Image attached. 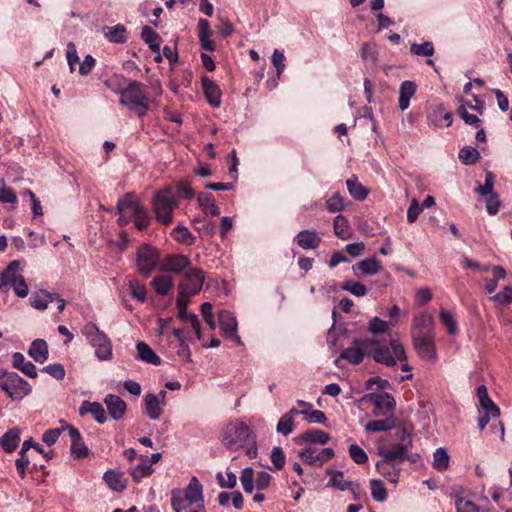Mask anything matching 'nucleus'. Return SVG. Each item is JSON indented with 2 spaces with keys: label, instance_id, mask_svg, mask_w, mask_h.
I'll list each match as a JSON object with an SVG mask.
<instances>
[{
  "label": "nucleus",
  "instance_id": "nucleus-21",
  "mask_svg": "<svg viewBox=\"0 0 512 512\" xmlns=\"http://www.w3.org/2000/svg\"><path fill=\"white\" fill-rule=\"evenodd\" d=\"M477 397L479 405L485 415L491 416L492 418H498L500 416V409L489 397L486 386L481 385L477 388Z\"/></svg>",
  "mask_w": 512,
  "mask_h": 512
},
{
  "label": "nucleus",
  "instance_id": "nucleus-29",
  "mask_svg": "<svg viewBox=\"0 0 512 512\" xmlns=\"http://www.w3.org/2000/svg\"><path fill=\"white\" fill-rule=\"evenodd\" d=\"M32 438L25 440L22 444L20 451L18 452V458L15 460V466L19 476L24 479L26 476V468L30 464V460L27 456V451L31 448Z\"/></svg>",
  "mask_w": 512,
  "mask_h": 512
},
{
  "label": "nucleus",
  "instance_id": "nucleus-44",
  "mask_svg": "<svg viewBox=\"0 0 512 512\" xmlns=\"http://www.w3.org/2000/svg\"><path fill=\"white\" fill-rule=\"evenodd\" d=\"M395 427V418L393 416L385 419L372 420L365 425L368 432H384Z\"/></svg>",
  "mask_w": 512,
  "mask_h": 512
},
{
  "label": "nucleus",
  "instance_id": "nucleus-36",
  "mask_svg": "<svg viewBox=\"0 0 512 512\" xmlns=\"http://www.w3.org/2000/svg\"><path fill=\"white\" fill-rule=\"evenodd\" d=\"M55 294L49 293L46 290H39L33 293L30 298V304L37 310H45L50 302H53Z\"/></svg>",
  "mask_w": 512,
  "mask_h": 512
},
{
  "label": "nucleus",
  "instance_id": "nucleus-39",
  "mask_svg": "<svg viewBox=\"0 0 512 512\" xmlns=\"http://www.w3.org/2000/svg\"><path fill=\"white\" fill-rule=\"evenodd\" d=\"M143 41L148 44L153 53H158L162 42L161 37L151 27L144 26L141 31Z\"/></svg>",
  "mask_w": 512,
  "mask_h": 512
},
{
  "label": "nucleus",
  "instance_id": "nucleus-40",
  "mask_svg": "<svg viewBox=\"0 0 512 512\" xmlns=\"http://www.w3.org/2000/svg\"><path fill=\"white\" fill-rule=\"evenodd\" d=\"M105 37L112 43H125L127 41V31L124 25L117 24L104 29Z\"/></svg>",
  "mask_w": 512,
  "mask_h": 512
},
{
  "label": "nucleus",
  "instance_id": "nucleus-62",
  "mask_svg": "<svg viewBox=\"0 0 512 512\" xmlns=\"http://www.w3.org/2000/svg\"><path fill=\"white\" fill-rule=\"evenodd\" d=\"M64 430H67L64 428V424H61L60 428L48 429L43 433L42 441L45 444L52 446L57 442L58 438Z\"/></svg>",
  "mask_w": 512,
  "mask_h": 512
},
{
  "label": "nucleus",
  "instance_id": "nucleus-32",
  "mask_svg": "<svg viewBox=\"0 0 512 512\" xmlns=\"http://www.w3.org/2000/svg\"><path fill=\"white\" fill-rule=\"evenodd\" d=\"M416 92V84L413 81L402 82L399 89V108L405 111L409 107L410 99Z\"/></svg>",
  "mask_w": 512,
  "mask_h": 512
},
{
  "label": "nucleus",
  "instance_id": "nucleus-31",
  "mask_svg": "<svg viewBox=\"0 0 512 512\" xmlns=\"http://www.w3.org/2000/svg\"><path fill=\"white\" fill-rule=\"evenodd\" d=\"M197 201L201 210L209 216H218L220 209L215 203V199L210 193H199Z\"/></svg>",
  "mask_w": 512,
  "mask_h": 512
},
{
  "label": "nucleus",
  "instance_id": "nucleus-10",
  "mask_svg": "<svg viewBox=\"0 0 512 512\" xmlns=\"http://www.w3.org/2000/svg\"><path fill=\"white\" fill-rule=\"evenodd\" d=\"M158 263L157 250L150 245H142L137 252L136 265L138 272L149 277Z\"/></svg>",
  "mask_w": 512,
  "mask_h": 512
},
{
  "label": "nucleus",
  "instance_id": "nucleus-59",
  "mask_svg": "<svg viewBox=\"0 0 512 512\" xmlns=\"http://www.w3.org/2000/svg\"><path fill=\"white\" fill-rule=\"evenodd\" d=\"M349 456L358 465L365 464L368 461L367 453L358 445L351 444L349 446Z\"/></svg>",
  "mask_w": 512,
  "mask_h": 512
},
{
  "label": "nucleus",
  "instance_id": "nucleus-7",
  "mask_svg": "<svg viewBox=\"0 0 512 512\" xmlns=\"http://www.w3.org/2000/svg\"><path fill=\"white\" fill-rule=\"evenodd\" d=\"M0 389L12 401H20L32 391L31 385L16 372L12 371H9L5 379L0 382Z\"/></svg>",
  "mask_w": 512,
  "mask_h": 512
},
{
  "label": "nucleus",
  "instance_id": "nucleus-17",
  "mask_svg": "<svg viewBox=\"0 0 512 512\" xmlns=\"http://www.w3.org/2000/svg\"><path fill=\"white\" fill-rule=\"evenodd\" d=\"M412 446H408L407 444H393L390 449H387L383 446L378 447V454L380 457H385L392 461L402 463L408 457V450Z\"/></svg>",
  "mask_w": 512,
  "mask_h": 512
},
{
  "label": "nucleus",
  "instance_id": "nucleus-14",
  "mask_svg": "<svg viewBox=\"0 0 512 512\" xmlns=\"http://www.w3.org/2000/svg\"><path fill=\"white\" fill-rule=\"evenodd\" d=\"M191 261L183 254H169L162 259L160 270L179 274L190 267Z\"/></svg>",
  "mask_w": 512,
  "mask_h": 512
},
{
  "label": "nucleus",
  "instance_id": "nucleus-37",
  "mask_svg": "<svg viewBox=\"0 0 512 512\" xmlns=\"http://www.w3.org/2000/svg\"><path fill=\"white\" fill-rule=\"evenodd\" d=\"M333 228L335 235L342 240H347L352 236L349 222L342 214H339L334 218Z\"/></svg>",
  "mask_w": 512,
  "mask_h": 512
},
{
  "label": "nucleus",
  "instance_id": "nucleus-54",
  "mask_svg": "<svg viewBox=\"0 0 512 512\" xmlns=\"http://www.w3.org/2000/svg\"><path fill=\"white\" fill-rule=\"evenodd\" d=\"M342 289L357 297H362L367 293V288L365 285L353 280L345 281L342 285Z\"/></svg>",
  "mask_w": 512,
  "mask_h": 512
},
{
  "label": "nucleus",
  "instance_id": "nucleus-3",
  "mask_svg": "<svg viewBox=\"0 0 512 512\" xmlns=\"http://www.w3.org/2000/svg\"><path fill=\"white\" fill-rule=\"evenodd\" d=\"M373 341V345L369 351V356L377 363L394 366L396 361H406L407 356L403 344L399 340L397 334H390L389 346L381 345L376 338H369Z\"/></svg>",
  "mask_w": 512,
  "mask_h": 512
},
{
  "label": "nucleus",
  "instance_id": "nucleus-22",
  "mask_svg": "<svg viewBox=\"0 0 512 512\" xmlns=\"http://www.w3.org/2000/svg\"><path fill=\"white\" fill-rule=\"evenodd\" d=\"M330 441V435L323 430L320 429H310L307 430L295 438V443L297 445H302L304 443H317L324 445Z\"/></svg>",
  "mask_w": 512,
  "mask_h": 512
},
{
  "label": "nucleus",
  "instance_id": "nucleus-50",
  "mask_svg": "<svg viewBox=\"0 0 512 512\" xmlns=\"http://www.w3.org/2000/svg\"><path fill=\"white\" fill-rule=\"evenodd\" d=\"M95 356L99 361H108L112 359V343L109 338L103 341L101 344L95 347Z\"/></svg>",
  "mask_w": 512,
  "mask_h": 512
},
{
  "label": "nucleus",
  "instance_id": "nucleus-52",
  "mask_svg": "<svg viewBox=\"0 0 512 512\" xmlns=\"http://www.w3.org/2000/svg\"><path fill=\"white\" fill-rule=\"evenodd\" d=\"M440 321L449 334H455L458 330L453 314L445 309L440 311Z\"/></svg>",
  "mask_w": 512,
  "mask_h": 512
},
{
  "label": "nucleus",
  "instance_id": "nucleus-64",
  "mask_svg": "<svg viewBox=\"0 0 512 512\" xmlns=\"http://www.w3.org/2000/svg\"><path fill=\"white\" fill-rule=\"evenodd\" d=\"M491 300L500 305H506L512 302V287H505L502 291L491 297Z\"/></svg>",
  "mask_w": 512,
  "mask_h": 512
},
{
  "label": "nucleus",
  "instance_id": "nucleus-13",
  "mask_svg": "<svg viewBox=\"0 0 512 512\" xmlns=\"http://www.w3.org/2000/svg\"><path fill=\"white\" fill-rule=\"evenodd\" d=\"M412 342L420 358L430 362L437 359L434 336H414Z\"/></svg>",
  "mask_w": 512,
  "mask_h": 512
},
{
  "label": "nucleus",
  "instance_id": "nucleus-57",
  "mask_svg": "<svg viewBox=\"0 0 512 512\" xmlns=\"http://www.w3.org/2000/svg\"><path fill=\"white\" fill-rule=\"evenodd\" d=\"M134 217L135 226L139 229H145L150 224V218L147 214V211L144 207L140 205L139 208H136V211L132 214Z\"/></svg>",
  "mask_w": 512,
  "mask_h": 512
},
{
  "label": "nucleus",
  "instance_id": "nucleus-15",
  "mask_svg": "<svg viewBox=\"0 0 512 512\" xmlns=\"http://www.w3.org/2000/svg\"><path fill=\"white\" fill-rule=\"evenodd\" d=\"M376 471L391 483H397L400 478V463L381 457L375 464Z\"/></svg>",
  "mask_w": 512,
  "mask_h": 512
},
{
  "label": "nucleus",
  "instance_id": "nucleus-55",
  "mask_svg": "<svg viewBox=\"0 0 512 512\" xmlns=\"http://www.w3.org/2000/svg\"><path fill=\"white\" fill-rule=\"evenodd\" d=\"M129 291L130 295L140 301L144 302L146 300V288L143 284H141L138 280L134 279L129 281Z\"/></svg>",
  "mask_w": 512,
  "mask_h": 512
},
{
  "label": "nucleus",
  "instance_id": "nucleus-45",
  "mask_svg": "<svg viewBox=\"0 0 512 512\" xmlns=\"http://www.w3.org/2000/svg\"><path fill=\"white\" fill-rule=\"evenodd\" d=\"M151 284L158 295L164 296L168 294L173 287V279L168 275L156 276L153 278Z\"/></svg>",
  "mask_w": 512,
  "mask_h": 512
},
{
  "label": "nucleus",
  "instance_id": "nucleus-43",
  "mask_svg": "<svg viewBox=\"0 0 512 512\" xmlns=\"http://www.w3.org/2000/svg\"><path fill=\"white\" fill-rule=\"evenodd\" d=\"M106 484L114 491L121 492L126 488V482L122 475L114 470H109L103 476Z\"/></svg>",
  "mask_w": 512,
  "mask_h": 512
},
{
  "label": "nucleus",
  "instance_id": "nucleus-26",
  "mask_svg": "<svg viewBox=\"0 0 512 512\" xmlns=\"http://www.w3.org/2000/svg\"><path fill=\"white\" fill-rule=\"evenodd\" d=\"M452 113L447 111L443 105L436 106L428 115L427 121L430 125L441 126L442 121L449 127L452 124Z\"/></svg>",
  "mask_w": 512,
  "mask_h": 512
},
{
  "label": "nucleus",
  "instance_id": "nucleus-35",
  "mask_svg": "<svg viewBox=\"0 0 512 512\" xmlns=\"http://www.w3.org/2000/svg\"><path fill=\"white\" fill-rule=\"evenodd\" d=\"M133 193H126L117 201L116 209L119 214H133L140 205L134 200Z\"/></svg>",
  "mask_w": 512,
  "mask_h": 512
},
{
  "label": "nucleus",
  "instance_id": "nucleus-4",
  "mask_svg": "<svg viewBox=\"0 0 512 512\" xmlns=\"http://www.w3.org/2000/svg\"><path fill=\"white\" fill-rule=\"evenodd\" d=\"M146 86L136 80H131L127 87L117 91L120 93V103L134 112L138 117L146 115L149 109V97L145 92Z\"/></svg>",
  "mask_w": 512,
  "mask_h": 512
},
{
  "label": "nucleus",
  "instance_id": "nucleus-49",
  "mask_svg": "<svg viewBox=\"0 0 512 512\" xmlns=\"http://www.w3.org/2000/svg\"><path fill=\"white\" fill-rule=\"evenodd\" d=\"M153 468L148 460L144 459L141 463L135 466L131 471V476L134 481L139 482L142 478L151 475Z\"/></svg>",
  "mask_w": 512,
  "mask_h": 512
},
{
  "label": "nucleus",
  "instance_id": "nucleus-2",
  "mask_svg": "<svg viewBox=\"0 0 512 512\" xmlns=\"http://www.w3.org/2000/svg\"><path fill=\"white\" fill-rule=\"evenodd\" d=\"M171 506L174 512H206L203 487L196 477L191 478L186 488L172 490Z\"/></svg>",
  "mask_w": 512,
  "mask_h": 512
},
{
  "label": "nucleus",
  "instance_id": "nucleus-27",
  "mask_svg": "<svg viewBox=\"0 0 512 512\" xmlns=\"http://www.w3.org/2000/svg\"><path fill=\"white\" fill-rule=\"evenodd\" d=\"M353 271L359 270L365 276H372L382 270V264L375 257L359 261L352 267Z\"/></svg>",
  "mask_w": 512,
  "mask_h": 512
},
{
  "label": "nucleus",
  "instance_id": "nucleus-38",
  "mask_svg": "<svg viewBox=\"0 0 512 512\" xmlns=\"http://www.w3.org/2000/svg\"><path fill=\"white\" fill-rule=\"evenodd\" d=\"M327 473L331 475V478H330L327 486L334 487L340 491L352 489L354 486H356L357 488L359 487L358 484H355L351 481H346V480L341 479L343 477L342 471H339V470L333 471V470L328 469Z\"/></svg>",
  "mask_w": 512,
  "mask_h": 512
},
{
  "label": "nucleus",
  "instance_id": "nucleus-24",
  "mask_svg": "<svg viewBox=\"0 0 512 512\" xmlns=\"http://www.w3.org/2000/svg\"><path fill=\"white\" fill-rule=\"evenodd\" d=\"M12 365L15 369L21 371L30 378L37 377L36 366L32 362L26 361L24 355L20 352H15L12 355Z\"/></svg>",
  "mask_w": 512,
  "mask_h": 512
},
{
  "label": "nucleus",
  "instance_id": "nucleus-25",
  "mask_svg": "<svg viewBox=\"0 0 512 512\" xmlns=\"http://www.w3.org/2000/svg\"><path fill=\"white\" fill-rule=\"evenodd\" d=\"M82 334L86 337L91 346L96 347L105 341L108 336L99 329V327L89 322L82 328Z\"/></svg>",
  "mask_w": 512,
  "mask_h": 512
},
{
  "label": "nucleus",
  "instance_id": "nucleus-12",
  "mask_svg": "<svg viewBox=\"0 0 512 512\" xmlns=\"http://www.w3.org/2000/svg\"><path fill=\"white\" fill-rule=\"evenodd\" d=\"M60 424H64V428L67 429L71 445L70 451L74 459H83L89 456L90 450L85 445L82 436L77 428L69 425L65 420H60Z\"/></svg>",
  "mask_w": 512,
  "mask_h": 512
},
{
  "label": "nucleus",
  "instance_id": "nucleus-28",
  "mask_svg": "<svg viewBox=\"0 0 512 512\" xmlns=\"http://www.w3.org/2000/svg\"><path fill=\"white\" fill-rule=\"evenodd\" d=\"M136 349H137L136 359L141 360L146 363H149V364H152V365H160L161 364V358L145 342H138L136 344Z\"/></svg>",
  "mask_w": 512,
  "mask_h": 512
},
{
  "label": "nucleus",
  "instance_id": "nucleus-56",
  "mask_svg": "<svg viewBox=\"0 0 512 512\" xmlns=\"http://www.w3.org/2000/svg\"><path fill=\"white\" fill-rule=\"evenodd\" d=\"M240 481L246 493H252L254 489V471L252 468H244L241 472Z\"/></svg>",
  "mask_w": 512,
  "mask_h": 512
},
{
  "label": "nucleus",
  "instance_id": "nucleus-33",
  "mask_svg": "<svg viewBox=\"0 0 512 512\" xmlns=\"http://www.w3.org/2000/svg\"><path fill=\"white\" fill-rule=\"evenodd\" d=\"M145 409L148 417L152 420H157L162 415V408L160 406V399L153 393H148L145 398Z\"/></svg>",
  "mask_w": 512,
  "mask_h": 512
},
{
  "label": "nucleus",
  "instance_id": "nucleus-61",
  "mask_svg": "<svg viewBox=\"0 0 512 512\" xmlns=\"http://www.w3.org/2000/svg\"><path fill=\"white\" fill-rule=\"evenodd\" d=\"M493 186H494V175L492 172H486L484 184L479 185L475 189V192H477L483 196H489V195L494 194Z\"/></svg>",
  "mask_w": 512,
  "mask_h": 512
},
{
  "label": "nucleus",
  "instance_id": "nucleus-16",
  "mask_svg": "<svg viewBox=\"0 0 512 512\" xmlns=\"http://www.w3.org/2000/svg\"><path fill=\"white\" fill-rule=\"evenodd\" d=\"M434 336V322L431 315L421 313L412 320V337Z\"/></svg>",
  "mask_w": 512,
  "mask_h": 512
},
{
  "label": "nucleus",
  "instance_id": "nucleus-60",
  "mask_svg": "<svg viewBox=\"0 0 512 512\" xmlns=\"http://www.w3.org/2000/svg\"><path fill=\"white\" fill-rule=\"evenodd\" d=\"M294 430V421L291 420V416L289 415H282L280 420L277 423L276 431L279 434H282L284 436H287L291 434Z\"/></svg>",
  "mask_w": 512,
  "mask_h": 512
},
{
  "label": "nucleus",
  "instance_id": "nucleus-5",
  "mask_svg": "<svg viewBox=\"0 0 512 512\" xmlns=\"http://www.w3.org/2000/svg\"><path fill=\"white\" fill-rule=\"evenodd\" d=\"M178 201L170 187L157 191L152 199V208L158 222L170 225L173 221V211Z\"/></svg>",
  "mask_w": 512,
  "mask_h": 512
},
{
  "label": "nucleus",
  "instance_id": "nucleus-30",
  "mask_svg": "<svg viewBox=\"0 0 512 512\" xmlns=\"http://www.w3.org/2000/svg\"><path fill=\"white\" fill-rule=\"evenodd\" d=\"M28 354L34 361L44 363L48 359V345L43 339L34 340L28 350Z\"/></svg>",
  "mask_w": 512,
  "mask_h": 512
},
{
  "label": "nucleus",
  "instance_id": "nucleus-51",
  "mask_svg": "<svg viewBox=\"0 0 512 512\" xmlns=\"http://www.w3.org/2000/svg\"><path fill=\"white\" fill-rule=\"evenodd\" d=\"M371 495L376 502H383L387 498V491L379 479L370 480Z\"/></svg>",
  "mask_w": 512,
  "mask_h": 512
},
{
  "label": "nucleus",
  "instance_id": "nucleus-48",
  "mask_svg": "<svg viewBox=\"0 0 512 512\" xmlns=\"http://www.w3.org/2000/svg\"><path fill=\"white\" fill-rule=\"evenodd\" d=\"M459 159L465 165H472L480 159V153L472 146H465L459 152Z\"/></svg>",
  "mask_w": 512,
  "mask_h": 512
},
{
  "label": "nucleus",
  "instance_id": "nucleus-58",
  "mask_svg": "<svg viewBox=\"0 0 512 512\" xmlns=\"http://www.w3.org/2000/svg\"><path fill=\"white\" fill-rule=\"evenodd\" d=\"M327 210L331 213L340 212L345 209L344 198L337 192L326 201Z\"/></svg>",
  "mask_w": 512,
  "mask_h": 512
},
{
  "label": "nucleus",
  "instance_id": "nucleus-41",
  "mask_svg": "<svg viewBox=\"0 0 512 512\" xmlns=\"http://www.w3.org/2000/svg\"><path fill=\"white\" fill-rule=\"evenodd\" d=\"M346 186L349 194L357 201L364 200L369 193V191L358 182L355 176L347 179Z\"/></svg>",
  "mask_w": 512,
  "mask_h": 512
},
{
  "label": "nucleus",
  "instance_id": "nucleus-42",
  "mask_svg": "<svg viewBox=\"0 0 512 512\" xmlns=\"http://www.w3.org/2000/svg\"><path fill=\"white\" fill-rule=\"evenodd\" d=\"M449 454L445 448H437L433 453L432 467L438 472H444L449 468Z\"/></svg>",
  "mask_w": 512,
  "mask_h": 512
},
{
  "label": "nucleus",
  "instance_id": "nucleus-46",
  "mask_svg": "<svg viewBox=\"0 0 512 512\" xmlns=\"http://www.w3.org/2000/svg\"><path fill=\"white\" fill-rule=\"evenodd\" d=\"M171 237L177 242L190 246L195 243V236L184 226H177L171 232Z\"/></svg>",
  "mask_w": 512,
  "mask_h": 512
},
{
  "label": "nucleus",
  "instance_id": "nucleus-8",
  "mask_svg": "<svg viewBox=\"0 0 512 512\" xmlns=\"http://www.w3.org/2000/svg\"><path fill=\"white\" fill-rule=\"evenodd\" d=\"M205 273L202 269L193 267L185 271L182 281L178 285V290L184 295L198 294L204 284Z\"/></svg>",
  "mask_w": 512,
  "mask_h": 512
},
{
  "label": "nucleus",
  "instance_id": "nucleus-53",
  "mask_svg": "<svg viewBox=\"0 0 512 512\" xmlns=\"http://www.w3.org/2000/svg\"><path fill=\"white\" fill-rule=\"evenodd\" d=\"M410 51L415 55L430 57L434 54L435 50L432 42L425 41L421 44L412 43Z\"/></svg>",
  "mask_w": 512,
  "mask_h": 512
},
{
  "label": "nucleus",
  "instance_id": "nucleus-6",
  "mask_svg": "<svg viewBox=\"0 0 512 512\" xmlns=\"http://www.w3.org/2000/svg\"><path fill=\"white\" fill-rule=\"evenodd\" d=\"M19 268V261L14 260L3 270L0 277V291L6 292L7 287L11 286L18 297L24 298L28 295L29 289L24 277L17 275Z\"/></svg>",
  "mask_w": 512,
  "mask_h": 512
},
{
  "label": "nucleus",
  "instance_id": "nucleus-9",
  "mask_svg": "<svg viewBox=\"0 0 512 512\" xmlns=\"http://www.w3.org/2000/svg\"><path fill=\"white\" fill-rule=\"evenodd\" d=\"M372 345L373 341L369 340V338L354 339L353 345L341 352L340 359L346 360L353 365H358L363 361L364 356L369 354Z\"/></svg>",
  "mask_w": 512,
  "mask_h": 512
},
{
  "label": "nucleus",
  "instance_id": "nucleus-63",
  "mask_svg": "<svg viewBox=\"0 0 512 512\" xmlns=\"http://www.w3.org/2000/svg\"><path fill=\"white\" fill-rule=\"evenodd\" d=\"M457 512H480V508L472 501H464L462 497L457 496L455 501Z\"/></svg>",
  "mask_w": 512,
  "mask_h": 512
},
{
  "label": "nucleus",
  "instance_id": "nucleus-1",
  "mask_svg": "<svg viewBox=\"0 0 512 512\" xmlns=\"http://www.w3.org/2000/svg\"><path fill=\"white\" fill-rule=\"evenodd\" d=\"M220 441L231 452L244 450L251 459L258 455L256 433L245 418L227 423L220 433Z\"/></svg>",
  "mask_w": 512,
  "mask_h": 512
},
{
  "label": "nucleus",
  "instance_id": "nucleus-47",
  "mask_svg": "<svg viewBox=\"0 0 512 512\" xmlns=\"http://www.w3.org/2000/svg\"><path fill=\"white\" fill-rule=\"evenodd\" d=\"M390 323L375 316L372 317L367 325V330L374 336L387 333L390 330Z\"/></svg>",
  "mask_w": 512,
  "mask_h": 512
},
{
  "label": "nucleus",
  "instance_id": "nucleus-18",
  "mask_svg": "<svg viewBox=\"0 0 512 512\" xmlns=\"http://www.w3.org/2000/svg\"><path fill=\"white\" fill-rule=\"evenodd\" d=\"M321 236L314 229L301 230L295 237V241L302 249H316L321 244Z\"/></svg>",
  "mask_w": 512,
  "mask_h": 512
},
{
  "label": "nucleus",
  "instance_id": "nucleus-20",
  "mask_svg": "<svg viewBox=\"0 0 512 512\" xmlns=\"http://www.w3.org/2000/svg\"><path fill=\"white\" fill-rule=\"evenodd\" d=\"M202 89L205 94V97L208 103L214 107L218 108L221 105V90L218 85L208 78L207 76H203L201 79Z\"/></svg>",
  "mask_w": 512,
  "mask_h": 512
},
{
  "label": "nucleus",
  "instance_id": "nucleus-34",
  "mask_svg": "<svg viewBox=\"0 0 512 512\" xmlns=\"http://www.w3.org/2000/svg\"><path fill=\"white\" fill-rule=\"evenodd\" d=\"M20 441V431L17 428L8 430L1 438L0 445L7 453L13 452Z\"/></svg>",
  "mask_w": 512,
  "mask_h": 512
},
{
  "label": "nucleus",
  "instance_id": "nucleus-19",
  "mask_svg": "<svg viewBox=\"0 0 512 512\" xmlns=\"http://www.w3.org/2000/svg\"><path fill=\"white\" fill-rule=\"evenodd\" d=\"M104 403L107 407L109 416L114 420L123 418L127 405L125 401L117 395L108 394L104 398Z\"/></svg>",
  "mask_w": 512,
  "mask_h": 512
},
{
  "label": "nucleus",
  "instance_id": "nucleus-11",
  "mask_svg": "<svg viewBox=\"0 0 512 512\" xmlns=\"http://www.w3.org/2000/svg\"><path fill=\"white\" fill-rule=\"evenodd\" d=\"M218 321L223 337L233 341L238 346H242L243 342L238 335L236 317L230 311L221 310L218 313Z\"/></svg>",
  "mask_w": 512,
  "mask_h": 512
},
{
  "label": "nucleus",
  "instance_id": "nucleus-23",
  "mask_svg": "<svg viewBox=\"0 0 512 512\" xmlns=\"http://www.w3.org/2000/svg\"><path fill=\"white\" fill-rule=\"evenodd\" d=\"M80 415L87 413L92 414L95 421L99 424H104L107 420L106 411L99 402L84 401L79 408Z\"/></svg>",
  "mask_w": 512,
  "mask_h": 512
}]
</instances>
